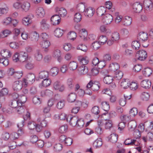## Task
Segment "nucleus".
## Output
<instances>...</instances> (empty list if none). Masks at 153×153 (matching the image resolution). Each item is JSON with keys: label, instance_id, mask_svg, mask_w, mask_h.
<instances>
[{"label": "nucleus", "instance_id": "nucleus-1", "mask_svg": "<svg viewBox=\"0 0 153 153\" xmlns=\"http://www.w3.org/2000/svg\"><path fill=\"white\" fill-rule=\"evenodd\" d=\"M137 59L140 61H144L147 58V55L146 52L144 50H141L138 51L136 53Z\"/></svg>", "mask_w": 153, "mask_h": 153}, {"label": "nucleus", "instance_id": "nucleus-2", "mask_svg": "<svg viewBox=\"0 0 153 153\" xmlns=\"http://www.w3.org/2000/svg\"><path fill=\"white\" fill-rule=\"evenodd\" d=\"M13 90L16 91H18L22 88V83L19 80H17L13 82L12 84Z\"/></svg>", "mask_w": 153, "mask_h": 153}, {"label": "nucleus", "instance_id": "nucleus-3", "mask_svg": "<svg viewBox=\"0 0 153 153\" xmlns=\"http://www.w3.org/2000/svg\"><path fill=\"white\" fill-rule=\"evenodd\" d=\"M94 12V9L91 7H89L85 8L84 12L85 15L89 18L93 16Z\"/></svg>", "mask_w": 153, "mask_h": 153}, {"label": "nucleus", "instance_id": "nucleus-4", "mask_svg": "<svg viewBox=\"0 0 153 153\" xmlns=\"http://www.w3.org/2000/svg\"><path fill=\"white\" fill-rule=\"evenodd\" d=\"M143 5L146 10L148 11L152 10L153 4L150 0H145L143 2Z\"/></svg>", "mask_w": 153, "mask_h": 153}, {"label": "nucleus", "instance_id": "nucleus-5", "mask_svg": "<svg viewBox=\"0 0 153 153\" xmlns=\"http://www.w3.org/2000/svg\"><path fill=\"white\" fill-rule=\"evenodd\" d=\"M51 21L53 25H58L61 21V18L58 15H54L51 17Z\"/></svg>", "mask_w": 153, "mask_h": 153}, {"label": "nucleus", "instance_id": "nucleus-6", "mask_svg": "<svg viewBox=\"0 0 153 153\" xmlns=\"http://www.w3.org/2000/svg\"><path fill=\"white\" fill-rule=\"evenodd\" d=\"M102 20V22L105 24H110L113 20V17L110 14H107L105 15Z\"/></svg>", "mask_w": 153, "mask_h": 153}, {"label": "nucleus", "instance_id": "nucleus-7", "mask_svg": "<svg viewBox=\"0 0 153 153\" xmlns=\"http://www.w3.org/2000/svg\"><path fill=\"white\" fill-rule=\"evenodd\" d=\"M36 14L37 17L42 18L44 16L45 12L43 7H39L36 10Z\"/></svg>", "mask_w": 153, "mask_h": 153}, {"label": "nucleus", "instance_id": "nucleus-8", "mask_svg": "<svg viewBox=\"0 0 153 153\" xmlns=\"http://www.w3.org/2000/svg\"><path fill=\"white\" fill-rule=\"evenodd\" d=\"M78 58L80 64L82 65H87L89 62V59L87 56H79Z\"/></svg>", "mask_w": 153, "mask_h": 153}, {"label": "nucleus", "instance_id": "nucleus-9", "mask_svg": "<svg viewBox=\"0 0 153 153\" xmlns=\"http://www.w3.org/2000/svg\"><path fill=\"white\" fill-rule=\"evenodd\" d=\"M34 58L36 61L37 62H41L43 58V56L39 50H37L36 51L34 55Z\"/></svg>", "mask_w": 153, "mask_h": 153}, {"label": "nucleus", "instance_id": "nucleus-10", "mask_svg": "<svg viewBox=\"0 0 153 153\" xmlns=\"http://www.w3.org/2000/svg\"><path fill=\"white\" fill-rule=\"evenodd\" d=\"M53 87L55 90L61 92L63 91L64 90V85H61L60 82L58 81H57L54 82Z\"/></svg>", "mask_w": 153, "mask_h": 153}, {"label": "nucleus", "instance_id": "nucleus-11", "mask_svg": "<svg viewBox=\"0 0 153 153\" xmlns=\"http://www.w3.org/2000/svg\"><path fill=\"white\" fill-rule=\"evenodd\" d=\"M131 18L128 16L124 17L122 20L123 25L126 26L130 25L131 23Z\"/></svg>", "mask_w": 153, "mask_h": 153}, {"label": "nucleus", "instance_id": "nucleus-12", "mask_svg": "<svg viewBox=\"0 0 153 153\" xmlns=\"http://www.w3.org/2000/svg\"><path fill=\"white\" fill-rule=\"evenodd\" d=\"M138 39L141 42H145L148 38V34L144 32H141L139 33L138 36Z\"/></svg>", "mask_w": 153, "mask_h": 153}, {"label": "nucleus", "instance_id": "nucleus-13", "mask_svg": "<svg viewBox=\"0 0 153 153\" xmlns=\"http://www.w3.org/2000/svg\"><path fill=\"white\" fill-rule=\"evenodd\" d=\"M133 11L135 13H139L142 10V5L138 2L134 3L133 5Z\"/></svg>", "mask_w": 153, "mask_h": 153}, {"label": "nucleus", "instance_id": "nucleus-14", "mask_svg": "<svg viewBox=\"0 0 153 153\" xmlns=\"http://www.w3.org/2000/svg\"><path fill=\"white\" fill-rule=\"evenodd\" d=\"M29 38L31 41L33 42H36L39 39V35L36 31H33L30 33Z\"/></svg>", "mask_w": 153, "mask_h": 153}, {"label": "nucleus", "instance_id": "nucleus-15", "mask_svg": "<svg viewBox=\"0 0 153 153\" xmlns=\"http://www.w3.org/2000/svg\"><path fill=\"white\" fill-rule=\"evenodd\" d=\"M28 55L25 52H21L19 53V61L24 62L27 60Z\"/></svg>", "mask_w": 153, "mask_h": 153}, {"label": "nucleus", "instance_id": "nucleus-16", "mask_svg": "<svg viewBox=\"0 0 153 153\" xmlns=\"http://www.w3.org/2000/svg\"><path fill=\"white\" fill-rule=\"evenodd\" d=\"M9 92L8 89L7 88H2L0 91V97H2V99L1 100V101L4 102L5 100L4 96L8 94Z\"/></svg>", "mask_w": 153, "mask_h": 153}, {"label": "nucleus", "instance_id": "nucleus-17", "mask_svg": "<svg viewBox=\"0 0 153 153\" xmlns=\"http://www.w3.org/2000/svg\"><path fill=\"white\" fill-rule=\"evenodd\" d=\"M79 74L80 75H83L86 74L88 72V69L85 65H81L79 66L78 68Z\"/></svg>", "mask_w": 153, "mask_h": 153}, {"label": "nucleus", "instance_id": "nucleus-18", "mask_svg": "<svg viewBox=\"0 0 153 153\" xmlns=\"http://www.w3.org/2000/svg\"><path fill=\"white\" fill-rule=\"evenodd\" d=\"M120 66L117 63H113L110 65L109 70L111 71L114 72L118 70Z\"/></svg>", "mask_w": 153, "mask_h": 153}, {"label": "nucleus", "instance_id": "nucleus-19", "mask_svg": "<svg viewBox=\"0 0 153 153\" xmlns=\"http://www.w3.org/2000/svg\"><path fill=\"white\" fill-rule=\"evenodd\" d=\"M76 8V10L79 12L83 13L85 9V4L84 3H80L77 5Z\"/></svg>", "mask_w": 153, "mask_h": 153}, {"label": "nucleus", "instance_id": "nucleus-20", "mask_svg": "<svg viewBox=\"0 0 153 153\" xmlns=\"http://www.w3.org/2000/svg\"><path fill=\"white\" fill-rule=\"evenodd\" d=\"M0 54L2 56L5 58L10 57L12 55L10 52L7 49L4 50L2 51L0 53Z\"/></svg>", "mask_w": 153, "mask_h": 153}, {"label": "nucleus", "instance_id": "nucleus-21", "mask_svg": "<svg viewBox=\"0 0 153 153\" xmlns=\"http://www.w3.org/2000/svg\"><path fill=\"white\" fill-rule=\"evenodd\" d=\"M150 81L149 80H143L141 83V86L145 88H149L151 85Z\"/></svg>", "mask_w": 153, "mask_h": 153}, {"label": "nucleus", "instance_id": "nucleus-22", "mask_svg": "<svg viewBox=\"0 0 153 153\" xmlns=\"http://www.w3.org/2000/svg\"><path fill=\"white\" fill-rule=\"evenodd\" d=\"M76 98V94L74 93H71L68 95L67 100L68 102H73L75 101Z\"/></svg>", "mask_w": 153, "mask_h": 153}, {"label": "nucleus", "instance_id": "nucleus-23", "mask_svg": "<svg viewBox=\"0 0 153 153\" xmlns=\"http://www.w3.org/2000/svg\"><path fill=\"white\" fill-rule=\"evenodd\" d=\"M21 104L19 103L17 100H12L9 102V105L11 108L16 109L18 106H20Z\"/></svg>", "mask_w": 153, "mask_h": 153}, {"label": "nucleus", "instance_id": "nucleus-24", "mask_svg": "<svg viewBox=\"0 0 153 153\" xmlns=\"http://www.w3.org/2000/svg\"><path fill=\"white\" fill-rule=\"evenodd\" d=\"M30 7V4L27 2H24L21 5V8L22 11L25 12L28 11Z\"/></svg>", "mask_w": 153, "mask_h": 153}, {"label": "nucleus", "instance_id": "nucleus-25", "mask_svg": "<svg viewBox=\"0 0 153 153\" xmlns=\"http://www.w3.org/2000/svg\"><path fill=\"white\" fill-rule=\"evenodd\" d=\"M26 78L27 79V81L29 82V83L32 84L35 81V76L33 74L29 73L27 75Z\"/></svg>", "mask_w": 153, "mask_h": 153}, {"label": "nucleus", "instance_id": "nucleus-26", "mask_svg": "<svg viewBox=\"0 0 153 153\" xmlns=\"http://www.w3.org/2000/svg\"><path fill=\"white\" fill-rule=\"evenodd\" d=\"M130 82L128 79H123L121 84V86L124 89H126L129 86Z\"/></svg>", "mask_w": 153, "mask_h": 153}, {"label": "nucleus", "instance_id": "nucleus-27", "mask_svg": "<svg viewBox=\"0 0 153 153\" xmlns=\"http://www.w3.org/2000/svg\"><path fill=\"white\" fill-rule=\"evenodd\" d=\"M53 95V92L50 90H46L43 91L41 92V96L42 97L46 96L51 97Z\"/></svg>", "mask_w": 153, "mask_h": 153}, {"label": "nucleus", "instance_id": "nucleus-28", "mask_svg": "<svg viewBox=\"0 0 153 153\" xmlns=\"http://www.w3.org/2000/svg\"><path fill=\"white\" fill-rule=\"evenodd\" d=\"M137 142L136 140L135 139H131L128 138L126 139L124 142V144L126 145L133 146L135 145Z\"/></svg>", "mask_w": 153, "mask_h": 153}, {"label": "nucleus", "instance_id": "nucleus-29", "mask_svg": "<svg viewBox=\"0 0 153 153\" xmlns=\"http://www.w3.org/2000/svg\"><path fill=\"white\" fill-rule=\"evenodd\" d=\"M49 76V73L46 71H41L39 74V77L41 79H44L48 78Z\"/></svg>", "mask_w": 153, "mask_h": 153}, {"label": "nucleus", "instance_id": "nucleus-30", "mask_svg": "<svg viewBox=\"0 0 153 153\" xmlns=\"http://www.w3.org/2000/svg\"><path fill=\"white\" fill-rule=\"evenodd\" d=\"M80 37L85 39L87 36L88 33L87 30L85 29H81L79 32Z\"/></svg>", "mask_w": 153, "mask_h": 153}, {"label": "nucleus", "instance_id": "nucleus-31", "mask_svg": "<svg viewBox=\"0 0 153 153\" xmlns=\"http://www.w3.org/2000/svg\"><path fill=\"white\" fill-rule=\"evenodd\" d=\"M106 9L104 7H101L97 9V13L99 16H101L105 13Z\"/></svg>", "mask_w": 153, "mask_h": 153}, {"label": "nucleus", "instance_id": "nucleus-32", "mask_svg": "<svg viewBox=\"0 0 153 153\" xmlns=\"http://www.w3.org/2000/svg\"><path fill=\"white\" fill-rule=\"evenodd\" d=\"M51 80L49 78L45 79L42 82V85L44 87H47L49 86L51 83Z\"/></svg>", "mask_w": 153, "mask_h": 153}, {"label": "nucleus", "instance_id": "nucleus-33", "mask_svg": "<svg viewBox=\"0 0 153 153\" xmlns=\"http://www.w3.org/2000/svg\"><path fill=\"white\" fill-rule=\"evenodd\" d=\"M120 33L121 35L123 37L126 38L128 36L129 32L128 29L123 28L120 30Z\"/></svg>", "mask_w": 153, "mask_h": 153}, {"label": "nucleus", "instance_id": "nucleus-34", "mask_svg": "<svg viewBox=\"0 0 153 153\" xmlns=\"http://www.w3.org/2000/svg\"><path fill=\"white\" fill-rule=\"evenodd\" d=\"M56 12L61 16L64 17L66 16L67 14V11L63 8L58 9L56 10Z\"/></svg>", "mask_w": 153, "mask_h": 153}, {"label": "nucleus", "instance_id": "nucleus-35", "mask_svg": "<svg viewBox=\"0 0 153 153\" xmlns=\"http://www.w3.org/2000/svg\"><path fill=\"white\" fill-rule=\"evenodd\" d=\"M41 27L44 29H48L49 28V25L48 23V20L46 19H43L40 22Z\"/></svg>", "mask_w": 153, "mask_h": 153}, {"label": "nucleus", "instance_id": "nucleus-36", "mask_svg": "<svg viewBox=\"0 0 153 153\" xmlns=\"http://www.w3.org/2000/svg\"><path fill=\"white\" fill-rule=\"evenodd\" d=\"M77 66L78 65L77 62L74 61L70 62L68 65L69 68L72 71L76 70L77 67Z\"/></svg>", "mask_w": 153, "mask_h": 153}, {"label": "nucleus", "instance_id": "nucleus-37", "mask_svg": "<svg viewBox=\"0 0 153 153\" xmlns=\"http://www.w3.org/2000/svg\"><path fill=\"white\" fill-rule=\"evenodd\" d=\"M78 118V117L75 116L70 117L69 122L70 125L74 127L76 126Z\"/></svg>", "mask_w": 153, "mask_h": 153}, {"label": "nucleus", "instance_id": "nucleus-38", "mask_svg": "<svg viewBox=\"0 0 153 153\" xmlns=\"http://www.w3.org/2000/svg\"><path fill=\"white\" fill-rule=\"evenodd\" d=\"M15 109V113L17 112L19 114H22L25 111L24 106L22 105H21L20 106H18Z\"/></svg>", "mask_w": 153, "mask_h": 153}, {"label": "nucleus", "instance_id": "nucleus-39", "mask_svg": "<svg viewBox=\"0 0 153 153\" xmlns=\"http://www.w3.org/2000/svg\"><path fill=\"white\" fill-rule=\"evenodd\" d=\"M117 136L114 134H111L108 137L109 140L113 143H114L117 141Z\"/></svg>", "mask_w": 153, "mask_h": 153}, {"label": "nucleus", "instance_id": "nucleus-40", "mask_svg": "<svg viewBox=\"0 0 153 153\" xmlns=\"http://www.w3.org/2000/svg\"><path fill=\"white\" fill-rule=\"evenodd\" d=\"M40 45L42 48H48L50 45V42L48 40L42 41Z\"/></svg>", "mask_w": 153, "mask_h": 153}, {"label": "nucleus", "instance_id": "nucleus-41", "mask_svg": "<svg viewBox=\"0 0 153 153\" xmlns=\"http://www.w3.org/2000/svg\"><path fill=\"white\" fill-rule=\"evenodd\" d=\"M152 71L149 68H145L143 72V74L146 77L149 76L152 74Z\"/></svg>", "mask_w": 153, "mask_h": 153}, {"label": "nucleus", "instance_id": "nucleus-42", "mask_svg": "<svg viewBox=\"0 0 153 153\" xmlns=\"http://www.w3.org/2000/svg\"><path fill=\"white\" fill-rule=\"evenodd\" d=\"M26 68L28 70H31L35 67V65L31 61H27L25 65Z\"/></svg>", "mask_w": 153, "mask_h": 153}, {"label": "nucleus", "instance_id": "nucleus-43", "mask_svg": "<svg viewBox=\"0 0 153 153\" xmlns=\"http://www.w3.org/2000/svg\"><path fill=\"white\" fill-rule=\"evenodd\" d=\"M63 30L59 28H56L54 31L55 36L57 37H61L63 35Z\"/></svg>", "mask_w": 153, "mask_h": 153}, {"label": "nucleus", "instance_id": "nucleus-44", "mask_svg": "<svg viewBox=\"0 0 153 153\" xmlns=\"http://www.w3.org/2000/svg\"><path fill=\"white\" fill-rule=\"evenodd\" d=\"M113 78L111 76L107 75L105 76L103 79L104 82L106 84H109L112 82Z\"/></svg>", "mask_w": 153, "mask_h": 153}, {"label": "nucleus", "instance_id": "nucleus-45", "mask_svg": "<svg viewBox=\"0 0 153 153\" xmlns=\"http://www.w3.org/2000/svg\"><path fill=\"white\" fill-rule=\"evenodd\" d=\"M59 71V68L57 67H54L51 69L50 72L52 76H55L58 74Z\"/></svg>", "mask_w": 153, "mask_h": 153}, {"label": "nucleus", "instance_id": "nucleus-46", "mask_svg": "<svg viewBox=\"0 0 153 153\" xmlns=\"http://www.w3.org/2000/svg\"><path fill=\"white\" fill-rule=\"evenodd\" d=\"M120 119L123 122L126 123L129 121L131 119L130 116L128 115H125L121 116Z\"/></svg>", "mask_w": 153, "mask_h": 153}, {"label": "nucleus", "instance_id": "nucleus-47", "mask_svg": "<svg viewBox=\"0 0 153 153\" xmlns=\"http://www.w3.org/2000/svg\"><path fill=\"white\" fill-rule=\"evenodd\" d=\"M76 37V33L74 31L69 32L68 34V37L70 40H74Z\"/></svg>", "mask_w": 153, "mask_h": 153}, {"label": "nucleus", "instance_id": "nucleus-48", "mask_svg": "<svg viewBox=\"0 0 153 153\" xmlns=\"http://www.w3.org/2000/svg\"><path fill=\"white\" fill-rule=\"evenodd\" d=\"M136 123L134 121L130 122L128 124V129L131 131L134 130L136 128Z\"/></svg>", "mask_w": 153, "mask_h": 153}, {"label": "nucleus", "instance_id": "nucleus-49", "mask_svg": "<svg viewBox=\"0 0 153 153\" xmlns=\"http://www.w3.org/2000/svg\"><path fill=\"white\" fill-rule=\"evenodd\" d=\"M100 84L98 82L95 81L91 90L94 91H97L100 88Z\"/></svg>", "mask_w": 153, "mask_h": 153}, {"label": "nucleus", "instance_id": "nucleus-50", "mask_svg": "<svg viewBox=\"0 0 153 153\" xmlns=\"http://www.w3.org/2000/svg\"><path fill=\"white\" fill-rule=\"evenodd\" d=\"M76 126L79 128H82L84 125V122L82 119L78 118Z\"/></svg>", "mask_w": 153, "mask_h": 153}, {"label": "nucleus", "instance_id": "nucleus-51", "mask_svg": "<svg viewBox=\"0 0 153 153\" xmlns=\"http://www.w3.org/2000/svg\"><path fill=\"white\" fill-rule=\"evenodd\" d=\"M140 46V43L137 41H133L131 44L132 48L135 50H138Z\"/></svg>", "mask_w": 153, "mask_h": 153}, {"label": "nucleus", "instance_id": "nucleus-52", "mask_svg": "<svg viewBox=\"0 0 153 153\" xmlns=\"http://www.w3.org/2000/svg\"><path fill=\"white\" fill-rule=\"evenodd\" d=\"M19 103H20L21 105H22L26 101V97L24 95L19 96V99L17 100Z\"/></svg>", "mask_w": 153, "mask_h": 153}, {"label": "nucleus", "instance_id": "nucleus-53", "mask_svg": "<svg viewBox=\"0 0 153 153\" xmlns=\"http://www.w3.org/2000/svg\"><path fill=\"white\" fill-rule=\"evenodd\" d=\"M114 15L116 17L115 22L116 23H119L121 21H122L123 17L122 16L119 15V13L118 12H115Z\"/></svg>", "mask_w": 153, "mask_h": 153}, {"label": "nucleus", "instance_id": "nucleus-54", "mask_svg": "<svg viewBox=\"0 0 153 153\" xmlns=\"http://www.w3.org/2000/svg\"><path fill=\"white\" fill-rule=\"evenodd\" d=\"M65 105V100H61L57 102L56 107L59 109H61L64 107Z\"/></svg>", "mask_w": 153, "mask_h": 153}, {"label": "nucleus", "instance_id": "nucleus-55", "mask_svg": "<svg viewBox=\"0 0 153 153\" xmlns=\"http://www.w3.org/2000/svg\"><path fill=\"white\" fill-rule=\"evenodd\" d=\"M62 148V145L60 143L56 144L53 147V149L56 152H59L61 151Z\"/></svg>", "mask_w": 153, "mask_h": 153}, {"label": "nucleus", "instance_id": "nucleus-56", "mask_svg": "<svg viewBox=\"0 0 153 153\" xmlns=\"http://www.w3.org/2000/svg\"><path fill=\"white\" fill-rule=\"evenodd\" d=\"M101 44L99 42H95L93 43L91 45V47L94 50H97L100 47Z\"/></svg>", "mask_w": 153, "mask_h": 153}, {"label": "nucleus", "instance_id": "nucleus-57", "mask_svg": "<svg viewBox=\"0 0 153 153\" xmlns=\"http://www.w3.org/2000/svg\"><path fill=\"white\" fill-rule=\"evenodd\" d=\"M82 19V16L79 13H76L74 15V21L76 22H79Z\"/></svg>", "mask_w": 153, "mask_h": 153}, {"label": "nucleus", "instance_id": "nucleus-58", "mask_svg": "<svg viewBox=\"0 0 153 153\" xmlns=\"http://www.w3.org/2000/svg\"><path fill=\"white\" fill-rule=\"evenodd\" d=\"M102 108L105 111H108L110 108L109 104L106 102H103L102 103Z\"/></svg>", "mask_w": 153, "mask_h": 153}, {"label": "nucleus", "instance_id": "nucleus-59", "mask_svg": "<svg viewBox=\"0 0 153 153\" xmlns=\"http://www.w3.org/2000/svg\"><path fill=\"white\" fill-rule=\"evenodd\" d=\"M99 40L101 45H103L107 42V38L105 36H101L99 37Z\"/></svg>", "mask_w": 153, "mask_h": 153}, {"label": "nucleus", "instance_id": "nucleus-60", "mask_svg": "<svg viewBox=\"0 0 153 153\" xmlns=\"http://www.w3.org/2000/svg\"><path fill=\"white\" fill-rule=\"evenodd\" d=\"M23 75V73L22 72H16L14 73L13 77L15 79H19Z\"/></svg>", "mask_w": 153, "mask_h": 153}, {"label": "nucleus", "instance_id": "nucleus-61", "mask_svg": "<svg viewBox=\"0 0 153 153\" xmlns=\"http://www.w3.org/2000/svg\"><path fill=\"white\" fill-rule=\"evenodd\" d=\"M123 76V73L121 71L117 70L115 73V77L117 79H120L122 78Z\"/></svg>", "mask_w": 153, "mask_h": 153}, {"label": "nucleus", "instance_id": "nucleus-62", "mask_svg": "<svg viewBox=\"0 0 153 153\" xmlns=\"http://www.w3.org/2000/svg\"><path fill=\"white\" fill-rule=\"evenodd\" d=\"M141 96L143 100L144 101H147L149 99L150 95L148 93L143 92L142 93Z\"/></svg>", "mask_w": 153, "mask_h": 153}, {"label": "nucleus", "instance_id": "nucleus-63", "mask_svg": "<svg viewBox=\"0 0 153 153\" xmlns=\"http://www.w3.org/2000/svg\"><path fill=\"white\" fill-rule=\"evenodd\" d=\"M68 128V126L67 125L62 126L60 127L59 129V131L61 133H64L67 131Z\"/></svg>", "mask_w": 153, "mask_h": 153}, {"label": "nucleus", "instance_id": "nucleus-64", "mask_svg": "<svg viewBox=\"0 0 153 153\" xmlns=\"http://www.w3.org/2000/svg\"><path fill=\"white\" fill-rule=\"evenodd\" d=\"M137 113V110L136 108H133L131 109L129 111V114L131 116H135Z\"/></svg>", "mask_w": 153, "mask_h": 153}]
</instances>
